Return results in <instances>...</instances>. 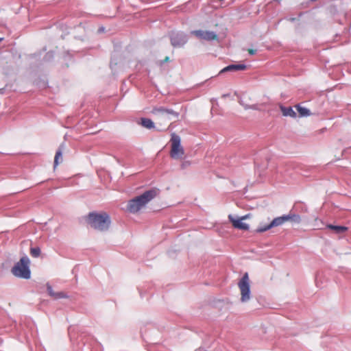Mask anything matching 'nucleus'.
<instances>
[{"label": "nucleus", "instance_id": "22", "mask_svg": "<svg viewBox=\"0 0 351 351\" xmlns=\"http://www.w3.org/2000/svg\"><path fill=\"white\" fill-rule=\"evenodd\" d=\"M184 166H186V164L183 163V164L182 165V168H184Z\"/></svg>", "mask_w": 351, "mask_h": 351}, {"label": "nucleus", "instance_id": "18", "mask_svg": "<svg viewBox=\"0 0 351 351\" xmlns=\"http://www.w3.org/2000/svg\"><path fill=\"white\" fill-rule=\"evenodd\" d=\"M40 254V250L39 247H32L30 249V254L33 257H38Z\"/></svg>", "mask_w": 351, "mask_h": 351}, {"label": "nucleus", "instance_id": "4", "mask_svg": "<svg viewBox=\"0 0 351 351\" xmlns=\"http://www.w3.org/2000/svg\"><path fill=\"white\" fill-rule=\"evenodd\" d=\"M29 259L27 256L22 257L12 269V273L16 277L29 279L31 276Z\"/></svg>", "mask_w": 351, "mask_h": 351}, {"label": "nucleus", "instance_id": "19", "mask_svg": "<svg viewBox=\"0 0 351 351\" xmlns=\"http://www.w3.org/2000/svg\"><path fill=\"white\" fill-rule=\"evenodd\" d=\"M171 44L173 45V46H178V45H180V43L176 42L174 39V38H171Z\"/></svg>", "mask_w": 351, "mask_h": 351}, {"label": "nucleus", "instance_id": "6", "mask_svg": "<svg viewBox=\"0 0 351 351\" xmlns=\"http://www.w3.org/2000/svg\"><path fill=\"white\" fill-rule=\"evenodd\" d=\"M238 287L241 291V300L247 302L250 298V279L247 273H245L238 282Z\"/></svg>", "mask_w": 351, "mask_h": 351}, {"label": "nucleus", "instance_id": "13", "mask_svg": "<svg viewBox=\"0 0 351 351\" xmlns=\"http://www.w3.org/2000/svg\"><path fill=\"white\" fill-rule=\"evenodd\" d=\"M327 228L334 230L337 234H340L346 232L348 230V228L346 226H334L331 224L327 225Z\"/></svg>", "mask_w": 351, "mask_h": 351}, {"label": "nucleus", "instance_id": "7", "mask_svg": "<svg viewBox=\"0 0 351 351\" xmlns=\"http://www.w3.org/2000/svg\"><path fill=\"white\" fill-rule=\"evenodd\" d=\"M287 219L288 218L287 217V215H283L281 217H276L272 220V221L269 224L258 228L257 229V232H265V231L271 229V228L281 226V225L284 224L285 222L288 221Z\"/></svg>", "mask_w": 351, "mask_h": 351}, {"label": "nucleus", "instance_id": "2", "mask_svg": "<svg viewBox=\"0 0 351 351\" xmlns=\"http://www.w3.org/2000/svg\"><path fill=\"white\" fill-rule=\"evenodd\" d=\"M87 222L94 229L104 231L108 229L110 219L106 213H90L88 215Z\"/></svg>", "mask_w": 351, "mask_h": 351}, {"label": "nucleus", "instance_id": "12", "mask_svg": "<svg viewBox=\"0 0 351 351\" xmlns=\"http://www.w3.org/2000/svg\"><path fill=\"white\" fill-rule=\"evenodd\" d=\"M280 110L282 111V113L284 116H289V117H296V113L295 112V111L292 109V108L291 107H289V108H286V107H284V106H280Z\"/></svg>", "mask_w": 351, "mask_h": 351}, {"label": "nucleus", "instance_id": "20", "mask_svg": "<svg viewBox=\"0 0 351 351\" xmlns=\"http://www.w3.org/2000/svg\"><path fill=\"white\" fill-rule=\"evenodd\" d=\"M248 53L250 54V55H254L256 52V49H249L247 50Z\"/></svg>", "mask_w": 351, "mask_h": 351}, {"label": "nucleus", "instance_id": "8", "mask_svg": "<svg viewBox=\"0 0 351 351\" xmlns=\"http://www.w3.org/2000/svg\"><path fill=\"white\" fill-rule=\"evenodd\" d=\"M249 215H246L245 216L241 217L239 219H234L231 215L228 216V219L232 223V226L234 228L243 230H247L249 229V226L243 222L242 221L244 219H246L248 218Z\"/></svg>", "mask_w": 351, "mask_h": 351}, {"label": "nucleus", "instance_id": "1", "mask_svg": "<svg viewBox=\"0 0 351 351\" xmlns=\"http://www.w3.org/2000/svg\"><path fill=\"white\" fill-rule=\"evenodd\" d=\"M158 194L156 189L145 191L142 195L131 199L128 204V210L130 213H136L143 208L149 201Z\"/></svg>", "mask_w": 351, "mask_h": 351}, {"label": "nucleus", "instance_id": "14", "mask_svg": "<svg viewBox=\"0 0 351 351\" xmlns=\"http://www.w3.org/2000/svg\"><path fill=\"white\" fill-rule=\"evenodd\" d=\"M141 125L147 129H152L154 128V123L150 119L147 118L141 119Z\"/></svg>", "mask_w": 351, "mask_h": 351}, {"label": "nucleus", "instance_id": "5", "mask_svg": "<svg viewBox=\"0 0 351 351\" xmlns=\"http://www.w3.org/2000/svg\"><path fill=\"white\" fill-rule=\"evenodd\" d=\"M170 143V156L173 159H181L184 155V149L181 145L180 137L175 133H173L171 134Z\"/></svg>", "mask_w": 351, "mask_h": 351}, {"label": "nucleus", "instance_id": "21", "mask_svg": "<svg viewBox=\"0 0 351 351\" xmlns=\"http://www.w3.org/2000/svg\"><path fill=\"white\" fill-rule=\"evenodd\" d=\"M169 60V57H166V58L164 59L163 62H168Z\"/></svg>", "mask_w": 351, "mask_h": 351}, {"label": "nucleus", "instance_id": "11", "mask_svg": "<svg viewBox=\"0 0 351 351\" xmlns=\"http://www.w3.org/2000/svg\"><path fill=\"white\" fill-rule=\"evenodd\" d=\"M47 291L50 296L53 298L54 299H60V298H66V295L63 292H58L56 293L53 291L52 287L51 285H47Z\"/></svg>", "mask_w": 351, "mask_h": 351}, {"label": "nucleus", "instance_id": "23", "mask_svg": "<svg viewBox=\"0 0 351 351\" xmlns=\"http://www.w3.org/2000/svg\"><path fill=\"white\" fill-rule=\"evenodd\" d=\"M1 40H2V39H1V38H0V42L1 41Z\"/></svg>", "mask_w": 351, "mask_h": 351}, {"label": "nucleus", "instance_id": "9", "mask_svg": "<svg viewBox=\"0 0 351 351\" xmlns=\"http://www.w3.org/2000/svg\"><path fill=\"white\" fill-rule=\"evenodd\" d=\"M192 34L195 36L206 40H213L217 39V35L213 32L195 30L192 32Z\"/></svg>", "mask_w": 351, "mask_h": 351}, {"label": "nucleus", "instance_id": "15", "mask_svg": "<svg viewBox=\"0 0 351 351\" xmlns=\"http://www.w3.org/2000/svg\"><path fill=\"white\" fill-rule=\"evenodd\" d=\"M62 162V151L61 149H59L55 155L54 158V167L58 166L60 163Z\"/></svg>", "mask_w": 351, "mask_h": 351}, {"label": "nucleus", "instance_id": "3", "mask_svg": "<svg viewBox=\"0 0 351 351\" xmlns=\"http://www.w3.org/2000/svg\"><path fill=\"white\" fill-rule=\"evenodd\" d=\"M151 113L155 117L156 123L160 126L169 122L171 117L178 118L179 116L178 112L163 107H155L152 109Z\"/></svg>", "mask_w": 351, "mask_h": 351}, {"label": "nucleus", "instance_id": "16", "mask_svg": "<svg viewBox=\"0 0 351 351\" xmlns=\"http://www.w3.org/2000/svg\"><path fill=\"white\" fill-rule=\"evenodd\" d=\"M296 109L302 117L310 115V111L308 109L300 106V105L296 106Z\"/></svg>", "mask_w": 351, "mask_h": 351}, {"label": "nucleus", "instance_id": "17", "mask_svg": "<svg viewBox=\"0 0 351 351\" xmlns=\"http://www.w3.org/2000/svg\"><path fill=\"white\" fill-rule=\"evenodd\" d=\"M287 217L288 218L287 221H293L296 223H300L301 221V217L298 215L290 213L287 215Z\"/></svg>", "mask_w": 351, "mask_h": 351}, {"label": "nucleus", "instance_id": "10", "mask_svg": "<svg viewBox=\"0 0 351 351\" xmlns=\"http://www.w3.org/2000/svg\"><path fill=\"white\" fill-rule=\"evenodd\" d=\"M246 68H247V66L243 64H230V65H228V66L223 68L222 70H221L219 73H222L228 72V71L232 72V71H243V70H245Z\"/></svg>", "mask_w": 351, "mask_h": 351}]
</instances>
